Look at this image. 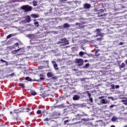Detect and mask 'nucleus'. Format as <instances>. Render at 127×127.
I'll use <instances>...</instances> for the list:
<instances>
[{"label":"nucleus","instance_id":"nucleus-1","mask_svg":"<svg viewBox=\"0 0 127 127\" xmlns=\"http://www.w3.org/2000/svg\"><path fill=\"white\" fill-rule=\"evenodd\" d=\"M60 40L61 41H59L57 43V44H61L60 46H65V45H69V41L67 40V38H62Z\"/></svg>","mask_w":127,"mask_h":127},{"label":"nucleus","instance_id":"nucleus-2","mask_svg":"<svg viewBox=\"0 0 127 127\" xmlns=\"http://www.w3.org/2000/svg\"><path fill=\"white\" fill-rule=\"evenodd\" d=\"M20 8L22 10H24L25 12H28V11L32 10V6L28 4L23 5L20 7Z\"/></svg>","mask_w":127,"mask_h":127},{"label":"nucleus","instance_id":"nucleus-3","mask_svg":"<svg viewBox=\"0 0 127 127\" xmlns=\"http://www.w3.org/2000/svg\"><path fill=\"white\" fill-rule=\"evenodd\" d=\"M75 64H78L77 66L81 67V66H83V64H84V60L82 59H76L75 60Z\"/></svg>","mask_w":127,"mask_h":127},{"label":"nucleus","instance_id":"nucleus-4","mask_svg":"<svg viewBox=\"0 0 127 127\" xmlns=\"http://www.w3.org/2000/svg\"><path fill=\"white\" fill-rule=\"evenodd\" d=\"M21 110H19L18 109H16L14 110V114H18V113H23L24 112V108H20Z\"/></svg>","mask_w":127,"mask_h":127},{"label":"nucleus","instance_id":"nucleus-5","mask_svg":"<svg viewBox=\"0 0 127 127\" xmlns=\"http://www.w3.org/2000/svg\"><path fill=\"white\" fill-rule=\"evenodd\" d=\"M100 103L101 104H109L110 103V100H106V99H102L100 100Z\"/></svg>","mask_w":127,"mask_h":127},{"label":"nucleus","instance_id":"nucleus-6","mask_svg":"<svg viewBox=\"0 0 127 127\" xmlns=\"http://www.w3.org/2000/svg\"><path fill=\"white\" fill-rule=\"evenodd\" d=\"M84 8L85 9H88L91 7V4L88 3H85L83 5Z\"/></svg>","mask_w":127,"mask_h":127},{"label":"nucleus","instance_id":"nucleus-7","mask_svg":"<svg viewBox=\"0 0 127 127\" xmlns=\"http://www.w3.org/2000/svg\"><path fill=\"white\" fill-rule=\"evenodd\" d=\"M24 50L22 48H20L18 49L17 50H14L11 52L12 54H16V53L20 50Z\"/></svg>","mask_w":127,"mask_h":127},{"label":"nucleus","instance_id":"nucleus-8","mask_svg":"<svg viewBox=\"0 0 127 127\" xmlns=\"http://www.w3.org/2000/svg\"><path fill=\"white\" fill-rule=\"evenodd\" d=\"M79 99H80V96L78 95H74L73 97V100L74 101H77Z\"/></svg>","mask_w":127,"mask_h":127},{"label":"nucleus","instance_id":"nucleus-9","mask_svg":"<svg viewBox=\"0 0 127 127\" xmlns=\"http://www.w3.org/2000/svg\"><path fill=\"white\" fill-rule=\"evenodd\" d=\"M48 91L49 92H51V93H53V92H54V91H55V88H54V87L51 86L49 87Z\"/></svg>","mask_w":127,"mask_h":127},{"label":"nucleus","instance_id":"nucleus-10","mask_svg":"<svg viewBox=\"0 0 127 127\" xmlns=\"http://www.w3.org/2000/svg\"><path fill=\"white\" fill-rule=\"evenodd\" d=\"M53 63L54 64V67L55 68V70H58L59 68H58V65L57 64H56V62L55 61L53 62Z\"/></svg>","mask_w":127,"mask_h":127},{"label":"nucleus","instance_id":"nucleus-11","mask_svg":"<svg viewBox=\"0 0 127 127\" xmlns=\"http://www.w3.org/2000/svg\"><path fill=\"white\" fill-rule=\"evenodd\" d=\"M31 17H33V18H37L39 17V14H31Z\"/></svg>","mask_w":127,"mask_h":127},{"label":"nucleus","instance_id":"nucleus-12","mask_svg":"<svg viewBox=\"0 0 127 127\" xmlns=\"http://www.w3.org/2000/svg\"><path fill=\"white\" fill-rule=\"evenodd\" d=\"M26 21H27L28 23H29L30 21H31V19L30 18V16H29V15L27 16L26 18Z\"/></svg>","mask_w":127,"mask_h":127},{"label":"nucleus","instance_id":"nucleus-13","mask_svg":"<svg viewBox=\"0 0 127 127\" xmlns=\"http://www.w3.org/2000/svg\"><path fill=\"white\" fill-rule=\"evenodd\" d=\"M16 47H18V48H19V44L17 43L14 44V45L12 46V48H13V49H15Z\"/></svg>","mask_w":127,"mask_h":127},{"label":"nucleus","instance_id":"nucleus-14","mask_svg":"<svg viewBox=\"0 0 127 127\" xmlns=\"http://www.w3.org/2000/svg\"><path fill=\"white\" fill-rule=\"evenodd\" d=\"M64 28H70V25L67 23H64Z\"/></svg>","mask_w":127,"mask_h":127},{"label":"nucleus","instance_id":"nucleus-15","mask_svg":"<svg viewBox=\"0 0 127 127\" xmlns=\"http://www.w3.org/2000/svg\"><path fill=\"white\" fill-rule=\"evenodd\" d=\"M47 76L48 77V78H51V77H53L52 73L49 72L47 73Z\"/></svg>","mask_w":127,"mask_h":127},{"label":"nucleus","instance_id":"nucleus-16","mask_svg":"<svg viewBox=\"0 0 127 127\" xmlns=\"http://www.w3.org/2000/svg\"><path fill=\"white\" fill-rule=\"evenodd\" d=\"M121 102L123 103L124 105H125V106H127V99L122 100Z\"/></svg>","mask_w":127,"mask_h":127},{"label":"nucleus","instance_id":"nucleus-17","mask_svg":"<svg viewBox=\"0 0 127 127\" xmlns=\"http://www.w3.org/2000/svg\"><path fill=\"white\" fill-rule=\"evenodd\" d=\"M34 24L36 27H39V22L38 21L34 22Z\"/></svg>","mask_w":127,"mask_h":127},{"label":"nucleus","instance_id":"nucleus-18","mask_svg":"<svg viewBox=\"0 0 127 127\" xmlns=\"http://www.w3.org/2000/svg\"><path fill=\"white\" fill-rule=\"evenodd\" d=\"M45 78H44V75L42 74L40 75V79L41 81H43Z\"/></svg>","mask_w":127,"mask_h":127},{"label":"nucleus","instance_id":"nucleus-19","mask_svg":"<svg viewBox=\"0 0 127 127\" xmlns=\"http://www.w3.org/2000/svg\"><path fill=\"white\" fill-rule=\"evenodd\" d=\"M30 94L32 95V96H35V95H36V92L34 91V90H31L30 91Z\"/></svg>","mask_w":127,"mask_h":127},{"label":"nucleus","instance_id":"nucleus-20","mask_svg":"<svg viewBox=\"0 0 127 127\" xmlns=\"http://www.w3.org/2000/svg\"><path fill=\"white\" fill-rule=\"evenodd\" d=\"M96 31L97 32V35H98V34H99V33H101V31H102V29H97L96 30Z\"/></svg>","mask_w":127,"mask_h":127},{"label":"nucleus","instance_id":"nucleus-21","mask_svg":"<svg viewBox=\"0 0 127 127\" xmlns=\"http://www.w3.org/2000/svg\"><path fill=\"white\" fill-rule=\"evenodd\" d=\"M19 87H21V88H22V89L25 88V86H24V84L23 83H19Z\"/></svg>","mask_w":127,"mask_h":127},{"label":"nucleus","instance_id":"nucleus-22","mask_svg":"<svg viewBox=\"0 0 127 127\" xmlns=\"http://www.w3.org/2000/svg\"><path fill=\"white\" fill-rule=\"evenodd\" d=\"M125 66H126V64H125V63H123L120 65V68L122 69V68H124Z\"/></svg>","mask_w":127,"mask_h":127},{"label":"nucleus","instance_id":"nucleus-23","mask_svg":"<svg viewBox=\"0 0 127 127\" xmlns=\"http://www.w3.org/2000/svg\"><path fill=\"white\" fill-rule=\"evenodd\" d=\"M25 80H26V81H29V82H31L32 79H31L29 77H26Z\"/></svg>","mask_w":127,"mask_h":127},{"label":"nucleus","instance_id":"nucleus-24","mask_svg":"<svg viewBox=\"0 0 127 127\" xmlns=\"http://www.w3.org/2000/svg\"><path fill=\"white\" fill-rule=\"evenodd\" d=\"M40 96L42 98H43V99H45V98H46V94H40Z\"/></svg>","mask_w":127,"mask_h":127},{"label":"nucleus","instance_id":"nucleus-25","mask_svg":"<svg viewBox=\"0 0 127 127\" xmlns=\"http://www.w3.org/2000/svg\"><path fill=\"white\" fill-rule=\"evenodd\" d=\"M89 66H90V64L89 63L86 64L85 66H84V68L87 69V68H88Z\"/></svg>","mask_w":127,"mask_h":127},{"label":"nucleus","instance_id":"nucleus-26","mask_svg":"<svg viewBox=\"0 0 127 127\" xmlns=\"http://www.w3.org/2000/svg\"><path fill=\"white\" fill-rule=\"evenodd\" d=\"M106 15H107V13H104L103 14L98 15V17H102L103 16H106Z\"/></svg>","mask_w":127,"mask_h":127},{"label":"nucleus","instance_id":"nucleus-27","mask_svg":"<svg viewBox=\"0 0 127 127\" xmlns=\"http://www.w3.org/2000/svg\"><path fill=\"white\" fill-rule=\"evenodd\" d=\"M33 4L34 6H36L37 5V1H33Z\"/></svg>","mask_w":127,"mask_h":127},{"label":"nucleus","instance_id":"nucleus-28","mask_svg":"<svg viewBox=\"0 0 127 127\" xmlns=\"http://www.w3.org/2000/svg\"><path fill=\"white\" fill-rule=\"evenodd\" d=\"M85 93L87 94V96H88L89 98H91V93L89 91H86Z\"/></svg>","mask_w":127,"mask_h":127},{"label":"nucleus","instance_id":"nucleus-29","mask_svg":"<svg viewBox=\"0 0 127 127\" xmlns=\"http://www.w3.org/2000/svg\"><path fill=\"white\" fill-rule=\"evenodd\" d=\"M104 13V10L101 9L99 10L98 14H100V13Z\"/></svg>","mask_w":127,"mask_h":127},{"label":"nucleus","instance_id":"nucleus-30","mask_svg":"<svg viewBox=\"0 0 127 127\" xmlns=\"http://www.w3.org/2000/svg\"><path fill=\"white\" fill-rule=\"evenodd\" d=\"M43 68H44V66H38V70H42V69H43Z\"/></svg>","mask_w":127,"mask_h":127},{"label":"nucleus","instance_id":"nucleus-31","mask_svg":"<svg viewBox=\"0 0 127 127\" xmlns=\"http://www.w3.org/2000/svg\"><path fill=\"white\" fill-rule=\"evenodd\" d=\"M95 54H97L98 53V52H100V51H101V50L100 49H95Z\"/></svg>","mask_w":127,"mask_h":127},{"label":"nucleus","instance_id":"nucleus-32","mask_svg":"<svg viewBox=\"0 0 127 127\" xmlns=\"http://www.w3.org/2000/svg\"><path fill=\"white\" fill-rule=\"evenodd\" d=\"M79 56H83L84 55V52H80L79 53Z\"/></svg>","mask_w":127,"mask_h":127},{"label":"nucleus","instance_id":"nucleus-33","mask_svg":"<svg viewBox=\"0 0 127 127\" xmlns=\"http://www.w3.org/2000/svg\"><path fill=\"white\" fill-rule=\"evenodd\" d=\"M12 34H9L6 37V38L7 39H8V38H10V37H12Z\"/></svg>","mask_w":127,"mask_h":127},{"label":"nucleus","instance_id":"nucleus-34","mask_svg":"<svg viewBox=\"0 0 127 127\" xmlns=\"http://www.w3.org/2000/svg\"><path fill=\"white\" fill-rule=\"evenodd\" d=\"M32 36H33V35H32V34H28L27 35V37H29V38H31V37H32Z\"/></svg>","mask_w":127,"mask_h":127},{"label":"nucleus","instance_id":"nucleus-35","mask_svg":"<svg viewBox=\"0 0 127 127\" xmlns=\"http://www.w3.org/2000/svg\"><path fill=\"white\" fill-rule=\"evenodd\" d=\"M116 120H117V118H116L113 117V118H112V122H116Z\"/></svg>","mask_w":127,"mask_h":127},{"label":"nucleus","instance_id":"nucleus-36","mask_svg":"<svg viewBox=\"0 0 127 127\" xmlns=\"http://www.w3.org/2000/svg\"><path fill=\"white\" fill-rule=\"evenodd\" d=\"M41 113H42L41 110H38V111H37V114L38 115H41Z\"/></svg>","mask_w":127,"mask_h":127},{"label":"nucleus","instance_id":"nucleus-37","mask_svg":"<svg viewBox=\"0 0 127 127\" xmlns=\"http://www.w3.org/2000/svg\"><path fill=\"white\" fill-rule=\"evenodd\" d=\"M111 89H112V90H115V85L114 84L111 85Z\"/></svg>","mask_w":127,"mask_h":127},{"label":"nucleus","instance_id":"nucleus-38","mask_svg":"<svg viewBox=\"0 0 127 127\" xmlns=\"http://www.w3.org/2000/svg\"><path fill=\"white\" fill-rule=\"evenodd\" d=\"M69 121V120H68L64 121V125H67V123H68Z\"/></svg>","mask_w":127,"mask_h":127},{"label":"nucleus","instance_id":"nucleus-39","mask_svg":"<svg viewBox=\"0 0 127 127\" xmlns=\"http://www.w3.org/2000/svg\"><path fill=\"white\" fill-rule=\"evenodd\" d=\"M25 110H26V112H27V113H28V112H29V111H31V109L29 108H27L25 109Z\"/></svg>","mask_w":127,"mask_h":127},{"label":"nucleus","instance_id":"nucleus-40","mask_svg":"<svg viewBox=\"0 0 127 127\" xmlns=\"http://www.w3.org/2000/svg\"><path fill=\"white\" fill-rule=\"evenodd\" d=\"M97 36H101V37H103V33H99V34L97 35Z\"/></svg>","mask_w":127,"mask_h":127},{"label":"nucleus","instance_id":"nucleus-41","mask_svg":"<svg viewBox=\"0 0 127 127\" xmlns=\"http://www.w3.org/2000/svg\"><path fill=\"white\" fill-rule=\"evenodd\" d=\"M1 62H3V63H7V62L2 59L0 60Z\"/></svg>","mask_w":127,"mask_h":127},{"label":"nucleus","instance_id":"nucleus-42","mask_svg":"<svg viewBox=\"0 0 127 127\" xmlns=\"http://www.w3.org/2000/svg\"><path fill=\"white\" fill-rule=\"evenodd\" d=\"M89 101L93 103V98L91 97L89 98Z\"/></svg>","mask_w":127,"mask_h":127},{"label":"nucleus","instance_id":"nucleus-43","mask_svg":"<svg viewBox=\"0 0 127 127\" xmlns=\"http://www.w3.org/2000/svg\"><path fill=\"white\" fill-rule=\"evenodd\" d=\"M44 122H48L49 121V119L48 118H46L44 119Z\"/></svg>","mask_w":127,"mask_h":127},{"label":"nucleus","instance_id":"nucleus-44","mask_svg":"<svg viewBox=\"0 0 127 127\" xmlns=\"http://www.w3.org/2000/svg\"><path fill=\"white\" fill-rule=\"evenodd\" d=\"M9 76H10L11 77H13V76H14V73H12L11 74L9 75Z\"/></svg>","mask_w":127,"mask_h":127},{"label":"nucleus","instance_id":"nucleus-45","mask_svg":"<svg viewBox=\"0 0 127 127\" xmlns=\"http://www.w3.org/2000/svg\"><path fill=\"white\" fill-rule=\"evenodd\" d=\"M115 88L116 89H119V88H120V85H116Z\"/></svg>","mask_w":127,"mask_h":127},{"label":"nucleus","instance_id":"nucleus-46","mask_svg":"<svg viewBox=\"0 0 127 127\" xmlns=\"http://www.w3.org/2000/svg\"><path fill=\"white\" fill-rule=\"evenodd\" d=\"M52 79L53 80H56V79H57V77L56 76H54V77H52Z\"/></svg>","mask_w":127,"mask_h":127},{"label":"nucleus","instance_id":"nucleus-47","mask_svg":"<svg viewBox=\"0 0 127 127\" xmlns=\"http://www.w3.org/2000/svg\"><path fill=\"white\" fill-rule=\"evenodd\" d=\"M120 45H124V42H121L119 43Z\"/></svg>","mask_w":127,"mask_h":127},{"label":"nucleus","instance_id":"nucleus-48","mask_svg":"<svg viewBox=\"0 0 127 127\" xmlns=\"http://www.w3.org/2000/svg\"><path fill=\"white\" fill-rule=\"evenodd\" d=\"M95 56H97V57L100 56V54H95Z\"/></svg>","mask_w":127,"mask_h":127},{"label":"nucleus","instance_id":"nucleus-49","mask_svg":"<svg viewBox=\"0 0 127 127\" xmlns=\"http://www.w3.org/2000/svg\"><path fill=\"white\" fill-rule=\"evenodd\" d=\"M115 107V105H112L110 106V108H114Z\"/></svg>","mask_w":127,"mask_h":127},{"label":"nucleus","instance_id":"nucleus-50","mask_svg":"<svg viewBox=\"0 0 127 127\" xmlns=\"http://www.w3.org/2000/svg\"><path fill=\"white\" fill-rule=\"evenodd\" d=\"M97 40H102V38H97Z\"/></svg>","mask_w":127,"mask_h":127},{"label":"nucleus","instance_id":"nucleus-51","mask_svg":"<svg viewBox=\"0 0 127 127\" xmlns=\"http://www.w3.org/2000/svg\"><path fill=\"white\" fill-rule=\"evenodd\" d=\"M103 98H105V96H101L99 97V99H103Z\"/></svg>","mask_w":127,"mask_h":127},{"label":"nucleus","instance_id":"nucleus-52","mask_svg":"<svg viewBox=\"0 0 127 127\" xmlns=\"http://www.w3.org/2000/svg\"><path fill=\"white\" fill-rule=\"evenodd\" d=\"M63 2H65V1H67V0H62Z\"/></svg>","mask_w":127,"mask_h":127},{"label":"nucleus","instance_id":"nucleus-53","mask_svg":"<svg viewBox=\"0 0 127 127\" xmlns=\"http://www.w3.org/2000/svg\"><path fill=\"white\" fill-rule=\"evenodd\" d=\"M19 120H20V119H19L18 118H16V121H19Z\"/></svg>","mask_w":127,"mask_h":127},{"label":"nucleus","instance_id":"nucleus-54","mask_svg":"<svg viewBox=\"0 0 127 127\" xmlns=\"http://www.w3.org/2000/svg\"><path fill=\"white\" fill-rule=\"evenodd\" d=\"M108 99H113V97L109 96L108 97Z\"/></svg>","mask_w":127,"mask_h":127},{"label":"nucleus","instance_id":"nucleus-55","mask_svg":"<svg viewBox=\"0 0 127 127\" xmlns=\"http://www.w3.org/2000/svg\"><path fill=\"white\" fill-rule=\"evenodd\" d=\"M76 25H80V23H76Z\"/></svg>","mask_w":127,"mask_h":127},{"label":"nucleus","instance_id":"nucleus-56","mask_svg":"<svg viewBox=\"0 0 127 127\" xmlns=\"http://www.w3.org/2000/svg\"><path fill=\"white\" fill-rule=\"evenodd\" d=\"M125 63L127 64V60H126V61H125Z\"/></svg>","mask_w":127,"mask_h":127},{"label":"nucleus","instance_id":"nucleus-57","mask_svg":"<svg viewBox=\"0 0 127 127\" xmlns=\"http://www.w3.org/2000/svg\"><path fill=\"white\" fill-rule=\"evenodd\" d=\"M84 62H88V60H84Z\"/></svg>","mask_w":127,"mask_h":127},{"label":"nucleus","instance_id":"nucleus-58","mask_svg":"<svg viewBox=\"0 0 127 127\" xmlns=\"http://www.w3.org/2000/svg\"><path fill=\"white\" fill-rule=\"evenodd\" d=\"M77 119H78V120H80V119H81V118H76V120H77Z\"/></svg>","mask_w":127,"mask_h":127},{"label":"nucleus","instance_id":"nucleus-59","mask_svg":"<svg viewBox=\"0 0 127 127\" xmlns=\"http://www.w3.org/2000/svg\"><path fill=\"white\" fill-rule=\"evenodd\" d=\"M116 127L115 126H114V125H112L111 127Z\"/></svg>","mask_w":127,"mask_h":127},{"label":"nucleus","instance_id":"nucleus-60","mask_svg":"<svg viewBox=\"0 0 127 127\" xmlns=\"http://www.w3.org/2000/svg\"><path fill=\"white\" fill-rule=\"evenodd\" d=\"M36 20H36V19H34V22H36L35 21H36Z\"/></svg>","mask_w":127,"mask_h":127},{"label":"nucleus","instance_id":"nucleus-61","mask_svg":"<svg viewBox=\"0 0 127 127\" xmlns=\"http://www.w3.org/2000/svg\"><path fill=\"white\" fill-rule=\"evenodd\" d=\"M10 115H11V114H12V112L10 111Z\"/></svg>","mask_w":127,"mask_h":127},{"label":"nucleus","instance_id":"nucleus-62","mask_svg":"<svg viewBox=\"0 0 127 127\" xmlns=\"http://www.w3.org/2000/svg\"><path fill=\"white\" fill-rule=\"evenodd\" d=\"M80 115H79V114H77V115H76V117H79Z\"/></svg>","mask_w":127,"mask_h":127},{"label":"nucleus","instance_id":"nucleus-63","mask_svg":"<svg viewBox=\"0 0 127 127\" xmlns=\"http://www.w3.org/2000/svg\"><path fill=\"white\" fill-rule=\"evenodd\" d=\"M96 48H98V47L97 46H95Z\"/></svg>","mask_w":127,"mask_h":127},{"label":"nucleus","instance_id":"nucleus-64","mask_svg":"<svg viewBox=\"0 0 127 127\" xmlns=\"http://www.w3.org/2000/svg\"><path fill=\"white\" fill-rule=\"evenodd\" d=\"M124 127H127V126H124Z\"/></svg>","mask_w":127,"mask_h":127}]
</instances>
